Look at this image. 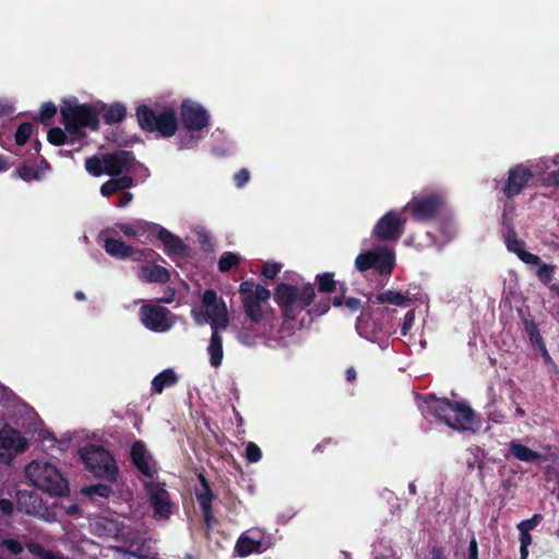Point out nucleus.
<instances>
[{"label":"nucleus","instance_id":"obj_57","mask_svg":"<svg viewBox=\"0 0 559 559\" xmlns=\"http://www.w3.org/2000/svg\"><path fill=\"white\" fill-rule=\"evenodd\" d=\"M546 180L548 185L559 186V170L550 173Z\"/></svg>","mask_w":559,"mask_h":559},{"label":"nucleus","instance_id":"obj_14","mask_svg":"<svg viewBox=\"0 0 559 559\" xmlns=\"http://www.w3.org/2000/svg\"><path fill=\"white\" fill-rule=\"evenodd\" d=\"M140 320L145 328L159 333L168 331L175 323L166 308L154 305H144L141 308Z\"/></svg>","mask_w":559,"mask_h":559},{"label":"nucleus","instance_id":"obj_3","mask_svg":"<svg viewBox=\"0 0 559 559\" xmlns=\"http://www.w3.org/2000/svg\"><path fill=\"white\" fill-rule=\"evenodd\" d=\"M25 476L31 485L50 495L61 496L68 490L67 480L49 462L32 461L25 466Z\"/></svg>","mask_w":559,"mask_h":559},{"label":"nucleus","instance_id":"obj_41","mask_svg":"<svg viewBox=\"0 0 559 559\" xmlns=\"http://www.w3.org/2000/svg\"><path fill=\"white\" fill-rule=\"evenodd\" d=\"M319 289L324 293H331L335 289V281L332 273H323L317 276Z\"/></svg>","mask_w":559,"mask_h":559},{"label":"nucleus","instance_id":"obj_33","mask_svg":"<svg viewBox=\"0 0 559 559\" xmlns=\"http://www.w3.org/2000/svg\"><path fill=\"white\" fill-rule=\"evenodd\" d=\"M198 501L203 510L204 519L207 523H210L212 519L211 513V503H212V495L210 492V489L202 478V489L198 491L197 493Z\"/></svg>","mask_w":559,"mask_h":559},{"label":"nucleus","instance_id":"obj_50","mask_svg":"<svg viewBox=\"0 0 559 559\" xmlns=\"http://www.w3.org/2000/svg\"><path fill=\"white\" fill-rule=\"evenodd\" d=\"M57 112V107L52 103H46L41 106L39 120L44 121L51 118Z\"/></svg>","mask_w":559,"mask_h":559},{"label":"nucleus","instance_id":"obj_35","mask_svg":"<svg viewBox=\"0 0 559 559\" xmlns=\"http://www.w3.org/2000/svg\"><path fill=\"white\" fill-rule=\"evenodd\" d=\"M93 530L99 535H116L118 534V528L116 523L111 520L100 519L93 523Z\"/></svg>","mask_w":559,"mask_h":559},{"label":"nucleus","instance_id":"obj_5","mask_svg":"<svg viewBox=\"0 0 559 559\" xmlns=\"http://www.w3.org/2000/svg\"><path fill=\"white\" fill-rule=\"evenodd\" d=\"M134 158L129 152L120 151L114 154H106L102 157L92 156L85 160V168L88 174L99 177L104 174L118 176L131 170Z\"/></svg>","mask_w":559,"mask_h":559},{"label":"nucleus","instance_id":"obj_46","mask_svg":"<svg viewBox=\"0 0 559 559\" xmlns=\"http://www.w3.org/2000/svg\"><path fill=\"white\" fill-rule=\"evenodd\" d=\"M32 133V124L29 123H23L19 127L16 133H15V141L19 145H23Z\"/></svg>","mask_w":559,"mask_h":559},{"label":"nucleus","instance_id":"obj_11","mask_svg":"<svg viewBox=\"0 0 559 559\" xmlns=\"http://www.w3.org/2000/svg\"><path fill=\"white\" fill-rule=\"evenodd\" d=\"M114 229L104 230L99 237L104 242V248L108 254L118 259L133 258L140 260L141 257L150 259L154 252L150 249L134 250L131 246L114 237Z\"/></svg>","mask_w":559,"mask_h":559},{"label":"nucleus","instance_id":"obj_55","mask_svg":"<svg viewBox=\"0 0 559 559\" xmlns=\"http://www.w3.org/2000/svg\"><path fill=\"white\" fill-rule=\"evenodd\" d=\"M468 559H478L477 542L472 539L468 545Z\"/></svg>","mask_w":559,"mask_h":559},{"label":"nucleus","instance_id":"obj_56","mask_svg":"<svg viewBox=\"0 0 559 559\" xmlns=\"http://www.w3.org/2000/svg\"><path fill=\"white\" fill-rule=\"evenodd\" d=\"M0 510L3 514H11L13 511V504L7 499L0 500Z\"/></svg>","mask_w":559,"mask_h":559},{"label":"nucleus","instance_id":"obj_13","mask_svg":"<svg viewBox=\"0 0 559 559\" xmlns=\"http://www.w3.org/2000/svg\"><path fill=\"white\" fill-rule=\"evenodd\" d=\"M28 441L19 431L10 427L0 429V461L9 464L16 455L23 453Z\"/></svg>","mask_w":559,"mask_h":559},{"label":"nucleus","instance_id":"obj_12","mask_svg":"<svg viewBox=\"0 0 559 559\" xmlns=\"http://www.w3.org/2000/svg\"><path fill=\"white\" fill-rule=\"evenodd\" d=\"M143 483L146 488L150 504L153 508L155 515L163 519L168 518L173 512V503L165 489V485L154 479V477L144 479Z\"/></svg>","mask_w":559,"mask_h":559},{"label":"nucleus","instance_id":"obj_20","mask_svg":"<svg viewBox=\"0 0 559 559\" xmlns=\"http://www.w3.org/2000/svg\"><path fill=\"white\" fill-rule=\"evenodd\" d=\"M131 456L134 465L145 476V479L154 477L156 464L142 441L133 443Z\"/></svg>","mask_w":559,"mask_h":559},{"label":"nucleus","instance_id":"obj_29","mask_svg":"<svg viewBox=\"0 0 559 559\" xmlns=\"http://www.w3.org/2000/svg\"><path fill=\"white\" fill-rule=\"evenodd\" d=\"M509 449L512 455L521 462H534L542 457V455L530 449L528 447L522 444L520 441L514 440L509 443Z\"/></svg>","mask_w":559,"mask_h":559},{"label":"nucleus","instance_id":"obj_58","mask_svg":"<svg viewBox=\"0 0 559 559\" xmlns=\"http://www.w3.org/2000/svg\"><path fill=\"white\" fill-rule=\"evenodd\" d=\"M118 559H142L140 558L139 556L132 554V552H121L119 554V558Z\"/></svg>","mask_w":559,"mask_h":559},{"label":"nucleus","instance_id":"obj_9","mask_svg":"<svg viewBox=\"0 0 559 559\" xmlns=\"http://www.w3.org/2000/svg\"><path fill=\"white\" fill-rule=\"evenodd\" d=\"M394 263V253L386 247H378L374 250L362 252L355 260V266L358 271L364 272L374 267L381 274L391 273Z\"/></svg>","mask_w":559,"mask_h":559},{"label":"nucleus","instance_id":"obj_24","mask_svg":"<svg viewBox=\"0 0 559 559\" xmlns=\"http://www.w3.org/2000/svg\"><path fill=\"white\" fill-rule=\"evenodd\" d=\"M358 334L370 342H377L378 335L381 332V324L371 320L367 314L362 313L356 323Z\"/></svg>","mask_w":559,"mask_h":559},{"label":"nucleus","instance_id":"obj_61","mask_svg":"<svg viewBox=\"0 0 559 559\" xmlns=\"http://www.w3.org/2000/svg\"><path fill=\"white\" fill-rule=\"evenodd\" d=\"M8 169V164L2 156H0V173Z\"/></svg>","mask_w":559,"mask_h":559},{"label":"nucleus","instance_id":"obj_60","mask_svg":"<svg viewBox=\"0 0 559 559\" xmlns=\"http://www.w3.org/2000/svg\"><path fill=\"white\" fill-rule=\"evenodd\" d=\"M542 353H543V357L545 358V360L547 362H551V358L546 349V347L544 345H542Z\"/></svg>","mask_w":559,"mask_h":559},{"label":"nucleus","instance_id":"obj_4","mask_svg":"<svg viewBox=\"0 0 559 559\" xmlns=\"http://www.w3.org/2000/svg\"><path fill=\"white\" fill-rule=\"evenodd\" d=\"M192 317L198 325L211 324L212 332L225 330L229 325L226 302L212 289L202 295V306L192 309Z\"/></svg>","mask_w":559,"mask_h":559},{"label":"nucleus","instance_id":"obj_28","mask_svg":"<svg viewBox=\"0 0 559 559\" xmlns=\"http://www.w3.org/2000/svg\"><path fill=\"white\" fill-rule=\"evenodd\" d=\"M139 278L146 283H165L169 278V273L163 266L146 265L141 269Z\"/></svg>","mask_w":559,"mask_h":559},{"label":"nucleus","instance_id":"obj_40","mask_svg":"<svg viewBox=\"0 0 559 559\" xmlns=\"http://www.w3.org/2000/svg\"><path fill=\"white\" fill-rule=\"evenodd\" d=\"M314 297V289L311 285H304L298 288V301L299 307H306L310 305Z\"/></svg>","mask_w":559,"mask_h":559},{"label":"nucleus","instance_id":"obj_32","mask_svg":"<svg viewBox=\"0 0 559 559\" xmlns=\"http://www.w3.org/2000/svg\"><path fill=\"white\" fill-rule=\"evenodd\" d=\"M377 300L381 304H391L394 306L407 307L411 299L400 292L385 290L377 296Z\"/></svg>","mask_w":559,"mask_h":559},{"label":"nucleus","instance_id":"obj_17","mask_svg":"<svg viewBox=\"0 0 559 559\" xmlns=\"http://www.w3.org/2000/svg\"><path fill=\"white\" fill-rule=\"evenodd\" d=\"M405 219L397 212L382 216L373 228V235L381 240L399 238L403 233Z\"/></svg>","mask_w":559,"mask_h":559},{"label":"nucleus","instance_id":"obj_19","mask_svg":"<svg viewBox=\"0 0 559 559\" xmlns=\"http://www.w3.org/2000/svg\"><path fill=\"white\" fill-rule=\"evenodd\" d=\"M533 177V171L523 165L510 169L503 191L508 198L518 195Z\"/></svg>","mask_w":559,"mask_h":559},{"label":"nucleus","instance_id":"obj_44","mask_svg":"<svg viewBox=\"0 0 559 559\" xmlns=\"http://www.w3.org/2000/svg\"><path fill=\"white\" fill-rule=\"evenodd\" d=\"M261 457L262 453L260 448L255 443L249 442L246 447V459L248 462L257 463L261 460Z\"/></svg>","mask_w":559,"mask_h":559},{"label":"nucleus","instance_id":"obj_63","mask_svg":"<svg viewBox=\"0 0 559 559\" xmlns=\"http://www.w3.org/2000/svg\"><path fill=\"white\" fill-rule=\"evenodd\" d=\"M75 297H76V299H79V300H83V299L85 298L84 294H83V293H81V292H78V293L75 294Z\"/></svg>","mask_w":559,"mask_h":559},{"label":"nucleus","instance_id":"obj_51","mask_svg":"<svg viewBox=\"0 0 559 559\" xmlns=\"http://www.w3.org/2000/svg\"><path fill=\"white\" fill-rule=\"evenodd\" d=\"M2 546L5 547L10 552L17 555L22 551L23 547L21 543L13 539H5L2 542Z\"/></svg>","mask_w":559,"mask_h":559},{"label":"nucleus","instance_id":"obj_47","mask_svg":"<svg viewBox=\"0 0 559 559\" xmlns=\"http://www.w3.org/2000/svg\"><path fill=\"white\" fill-rule=\"evenodd\" d=\"M281 269V264L273 261H269L263 264L261 272L266 278H274L278 274Z\"/></svg>","mask_w":559,"mask_h":559},{"label":"nucleus","instance_id":"obj_31","mask_svg":"<svg viewBox=\"0 0 559 559\" xmlns=\"http://www.w3.org/2000/svg\"><path fill=\"white\" fill-rule=\"evenodd\" d=\"M177 380L176 373L166 369L153 379L152 389L155 393H162L164 389L175 385Z\"/></svg>","mask_w":559,"mask_h":559},{"label":"nucleus","instance_id":"obj_62","mask_svg":"<svg viewBox=\"0 0 559 559\" xmlns=\"http://www.w3.org/2000/svg\"><path fill=\"white\" fill-rule=\"evenodd\" d=\"M76 510H78L76 506H71L67 509V513L73 514L74 512H76Z\"/></svg>","mask_w":559,"mask_h":559},{"label":"nucleus","instance_id":"obj_7","mask_svg":"<svg viewBox=\"0 0 559 559\" xmlns=\"http://www.w3.org/2000/svg\"><path fill=\"white\" fill-rule=\"evenodd\" d=\"M139 124L147 131H157L163 136H171L177 131V118L175 110L170 107L153 111L142 106L136 111Z\"/></svg>","mask_w":559,"mask_h":559},{"label":"nucleus","instance_id":"obj_39","mask_svg":"<svg viewBox=\"0 0 559 559\" xmlns=\"http://www.w3.org/2000/svg\"><path fill=\"white\" fill-rule=\"evenodd\" d=\"M240 262V257L237 253L227 252L223 254L218 261V269L222 272H227L233 266Z\"/></svg>","mask_w":559,"mask_h":559},{"label":"nucleus","instance_id":"obj_30","mask_svg":"<svg viewBox=\"0 0 559 559\" xmlns=\"http://www.w3.org/2000/svg\"><path fill=\"white\" fill-rule=\"evenodd\" d=\"M132 185L133 180L129 176L110 179L102 185L100 194L103 197H109L115 192L130 188Z\"/></svg>","mask_w":559,"mask_h":559},{"label":"nucleus","instance_id":"obj_45","mask_svg":"<svg viewBox=\"0 0 559 559\" xmlns=\"http://www.w3.org/2000/svg\"><path fill=\"white\" fill-rule=\"evenodd\" d=\"M551 165L559 166V155H556L552 158L545 157V158L539 159L535 166L537 169L536 170L537 174L540 175V174L547 171Z\"/></svg>","mask_w":559,"mask_h":559},{"label":"nucleus","instance_id":"obj_37","mask_svg":"<svg viewBox=\"0 0 559 559\" xmlns=\"http://www.w3.org/2000/svg\"><path fill=\"white\" fill-rule=\"evenodd\" d=\"M237 340L245 346L252 347L257 344L258 336L253 330L242 328L237 332Z\"/></svg>","mask_w":559,"mask_h":559},{"label":"nucleus","instance_id":"obj_15","mask_svg":"<svg viewBox=\"0 0 559 559\" xmlns=\"http://www.w3.org/2000/svg\"><path fill=\"white\" fill-rule=\"evenodd\" d=\"M19 509L28 515H33L47 522L55 521L57 512L45 507L41 499L35 493L20 491L17 495Z\"/></svg>","mask_w":559,"mask_h":559},{"label":"nucleus","instance_id":"obj_42","mask_svg":"<svg viewBox=\"0 0 559 559\" xmlns=\"http://www.w3.org/2000/svg\"><path fill=\"white\" fill-rule=\"evenodd\" d=\"M28 550L36 556L38 559H63V557L53 554L51 551L45 550L40 545L38 544H29Z\"/></svg>","mask_w":559,"mask_h":559},{"label":"nucleus","instance_id":"obj_22","mask_svg":"<svg viewBox=\"0 0 559 559\" xmlns=\"http://www.w3.org/2000/svg\"><path fill=\"white\" fill-rule=\"evenodd\" d=\"M504 242L507 249L510 252L516 254V257L525 264H537L539 263V257L525 250V243L516 237L513 231H508L504 235Z\"/></svg>","mask_w":559,"mask_h":559},{"label":"nucleus","instance_id":"obj_21","mask_svg":"<svg viewBox=\"0 0 559 559\" xmlns=\"http://www.w3.org/2000/svg\"><path fill=\"white\" fill-rule=\"evenodd\" d=\"M157 226L142 219H135L130 223L118 224L119 230L129 238H144L148 240L151 236H154Z\"/></svg>","mask_w":559,"mask_h":559},{"label":"nucleus","instance_id":"obj_54","mask_svg":"<svg viewBox=\"0 0 559 559\" xmlns=\"http://www.w3.org/2000/svg\"><path fill=\"white\" fill-rule=\"evenodd\" d=\"M132 199H133L132 193H130V192H122L121 195L119 197V201L117 203V206L126 207L127 205L130 204Z\"/></svg>","mask_w":559,"mask_h":559},{"label":"nucleus","instance_id":"obj_23","mask_svg":"<svg viewBox=\"0 0 559 559\" xmlns=\"http://www.w3.org/2000/svg\"><path fill=\"white\" fill-rule=\"evenodd\" d=\"M275 299L286 313L299 307L298 288L287 284L278 285Z\"/></svg>","mask_w":559,"mask_h":559},{"label":"nucleus","instance_id":"obj_43","mask_svg":"<svg viewBox=\"0 0 559 559\" xmlns=\"http://www.w3.org/2000/svg\"><path fill=\"white\" fill-rule=\"evenodd\" d=\"M82 493H84L85 496H90V497H93L95 495L99 496V497H109V495L111 493V489L106 486V485H94V486H88V487H85L82 489Z\"/></svg>","mask_w":559,"mask_h":559},{"label":"nucleus","instance_id":"obj_52","mask_svg":"<svg viewBox=\"0 0 559 559\" xmlns=\"http://www.w3.org/2000/svg\"><path fill=\"white\" fill-rule=\"evenodd\" d=\"M414 320H415L414 311H408L405 314L404 322L402 325V334L403 335H406L408 333V331L412 329V326L414 324Z\"/></svg>","mask_w":559,"mask_h":559},{"label":"nucleus","instance_id":"obj_18","mask_svg":"<svg viewBox=\"0 0 559 559\" xmlns=\"http://www.w3.org/2000/svg\"><path fill=\"white\" fill-rule=\"evenodd\" d=\"M442 205V199L439 197H427L423 199H413L407 203L406 210H409L416 219L424 221L431 218Z\"/></svg>","mask_w":559,"mask_h":559},{"label":"nucleus","instance_id":"obj_48","mask_svg":"<svg viewBox=\"0 0 559 559\" xmlns=\"http://www.w3.org/2000/svg\"><path fill=\"white\" fill-rule=\"evenodd\" d=\"M542 521V516L539 514H535L530 520L522 521L518 524V528L520 532H527L530 533L532 530H534L539 522Z\"/></svg>","mask_w":559,"mask_h":559},{"label":"nucleus","instance_id":"obj_59","mask_svg":"<svg viewBox=\"0 0 559 559\" xmlns=\"http://www.w3.org/2000/svg\"><path fill=\"white\" fill-rule=\"evenodd\" d=\"M346 376L348 380H354L356 378V371L353 368L347 369Z\"/></svg>","mask_w":559,"mask_h":559},{"label":"nucleus","instance_id":"obj_16","mask_svg":"<svg viewBox=\"0 0 559 559\" xmlns=\"http://www.w3.org/2000/svg\"><path fill=\"white\" fill-rule=\"evenodd\" d=\"M181 119L189 131H198L206 128L210 116L205 108L190 99L183 100L181 105Z\"/></svg>","mask_w":559,"mask_h":559},{"label":"nucleus","instance_id":"obj_8","mask_svg":"<svg viewBox=\"0 0 559 559\" xmlns=\"http://www.w3.org/2000/svg\"><path fill=\"white\" fill-rule=\"evenodd\" d=\"M80 456L86 467L96 476L109 480L117 477V465L108 451L97 445H88L80 450Z\"/></svg>","mask_w":559,"mask_h":559},{"label":"nucleus","instance_id":"obj_38","mask_svg":"<svg viewBox=\"0 0 559 559\" xmlns=\"http://www.w3.org/2000/svg\"><path fill=\"white\" fill-rule=\"evenodd\" d=\"M124 114H126L124 107L120 104H115L107 109V111L105 114V119L109 123H116V122L122 120V118L124 117Z\"/></svg>","mask_w":559,"mask_h":559},{"label":"nucleus","instance_id":"obj_27","mask_svg":"<svg viewBox=\"0 0 559 559\" xmlns=\"http://www.w3.org/2000/svg\"><path fill=\"white\" fill-rule=\"evenodd\" d=\"M49 166L46 162L38 165L23 164L17 170V177L24 181H33L41 179L48 171Z\"/></svg>","mask_w":559,"mask_h":559},{"label":"nucleus","instance_id":"obj_2","mask_svg":"<svg viewBox=\"0 0 559 559\" xmlns=\"http://www.w3.org/2000/svg\"><path fill=\"white\" fill-rule=\"evenodd\" d=\"M424 412L436 416L455 430H469L477 426L474 412L462 401L450 402L447 399L430 397L425 402Z\"/></svg>","mask_w":559,"mask_h":559},{"label":"nucleus","instance_id":"obj_10","mask_svg":"<svg viewBox=\"0 0 559 559\" xmlns=\"http://www.w3.org/2000/svg\"><path fill=\"white\" fill-rule=\"evenodd\" d=\"M271 547V542L265 532L259 527H252L240 534L235 545V554L239 557H248L252 554H262Z\"/></svg>","mask_w":559,"mask_h":559},{"label":"nucleus","instance_id":"obj_25","mask_svg":"<svg viewBox=\"0 0 559 559\" xmlns=\"http://www.w3.org/2000/svg\"><path fill=\"white\" fill-rule=\"evenodd\" d=\"M155 236L160 239L169 254L182 255L186 252L183 242L163 227L157 226Z\"/></svg>","mask_w":559,"mask_h":559},{"label":"nucleus","instance_id":"obj_26","mask_svg":"<svg viewBox=\"0 0 559 559\" xmlns=\"http://www.w3.org/2000/svg\"><path fill=\"white\" fill-rule=\"evenodd\" d=\"M207 354L210 357V365L213 368H218L223 362L224 349H223V337L219 331H213L210 343L207 346Z\"/></svg>","mask_w":559,"mask_h":559},{"label":"nucleus","instance_id":"obj_49","mask_svg":"<svg viewBox=\"0 0 559 559\" xmlns=\"http://www.w3.org/2000/svg\"><path fill=\"white\" fill-rule=\"evenodd\" d=\"M520 543H521V559H527L528 556V546L532 544V536L527 532H520Z\"/></svg>","mask_w":559,"mask_h":559},{"label":"nucleus","instance_id":"obj_1","mask_svg":"<svg viewBox=\"0 0 559 559\" xmlns=\"http://www.w3.org/2000/svg\"><path fill=\"white\" fill-rule=\"evenodd\" d=\"M60 112L64 129L52 128L48 131V141L53 145L73 144L85 135V129H96L98 126L97 111L76 99L64 100Z\"/></svg>","mask_w":559,"mask_h":559},{"label":"nucleus","instance_id":"obj_34","mask_svg":"<svg viewBox=\"0 0 559 559\" xmlns=\"http://www.w3.org/2000/svg\"><path fill=\"white\" fill-rule=\"evenodd\" d=\"M528 265L536 267V275L544 284H549L552 281L554 273H555L554 265L544 263V262H542L540 259H539V263L528 264Z\"/></svg>","mask_w":559,"mask_h":559},{"label":"nucleus","instance_id":"obj_64","mask_svg":"<svg viewBox=\"0 0 559 559\" xmlns=\"http://www.w3.org/2000/svg\"><path fill=\"white\" fill-rule=\"evenodd\" d=\"M432 559H443L440 554H433Z\"/></svg>","mask_w":559,"mask_h":559},{"label":"nucleus","instance_id":"obj_36","mask_svg":"<svg viewBox=\"0 0 559 559\" xmlns=\"http://www.w3.org/2000/svg\"><path fill=\"white\" fill-rule=\"evenodd\" d=\"M333 305L335 307L344 306L349 313L358 311L361 307L360 300L353 297H335L333 300Z\"/></svg>","mask_w":559,"mask_h":559},{"label":"nucleus","instance_id":"obj_53","mask_svg":"<svg viewBox=\"0 0 559 559\" xmlns=\"http://www.w3.org/2000/svg\"><path fill=\"white\" fill-rule=\"evenodd\" d=\"M249 180V173L247 169H241L235 175V181L238 187H242Z\"/></svg>","mask_w":559,"mask_h":559},{"label":"nucleus","instance_id":"obj_6","mask_svg":"<svg viewBox=\"0 0 559 559\" xmlns=\"http://www.w3.org/2000/svg\"><path fill=\"white\" fill-rule=\"evenodd\" d=\"M239 293L245 312L251 321L259 322L267 316L270 310L267 301L271 297L269 289L252 282H243Z\"/></svg>","mask_w":559,"mask_h":559}]
</instances>
